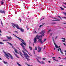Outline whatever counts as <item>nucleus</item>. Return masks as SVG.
<instances>
[{"label":"nucleus","instance_id":"nucleus-12","mask_svg":"<svg viewBox=\"0 0 66 66\" xmlns=\"http://www.w3.org/2000/svg\"><path fill=\"white\" fill-rule=\"evenodd\" d=\"M0 12L1 13H3V14H5V12L4 11L0 10Z\"/></svg>","mask_w":66,"mask_h":66},{"label":"nucleus","instance_id":"nucleus-59","mask_svg":"<svg viewBox=\"0 0 66 66\" xmlns=\"http://www.w3.org/2000/svg\"><path fill=\"white\" fill-rule=\"evenodd\" d=\"M45 47L43 48L44 50H45Z\"/></svg>","mask_w":66,"mask_h":66},{"label":"nucleus","instance_id":"nucleus-5","mask_svg":"<svg viewBox=\"0 0 66 66\" xmlns=\"http://www.w3.org/2000/svg\"><path fill=\"white\" fill-rule=\"evenodd\" d=\"M40 33L41 34V35H40V37H42L43 36H44V35H45L44 34V33H45V31H41Z\"/></svg>","mask_w":66,"mask_h":66},{"label":"nucleus","instance_id":"nucleus-2","mask_svg":"<svg viewBox=\"0 0 66 66\" xmlns=\"http://www.w3.org/2000/svg\"><path fill=\"white\" fill-rule=\"evenodd\" d=\"M21 42L22 43L20 45L21 46H22V47L24 50V51H25L27 52H28V54H29V53L28 52V50H27L25 49V48H24V46L23 45H23H24L25 46H27V45H26V43L24 42V40H22L21 41Z\"/></svg>","mask_w":66,"mask_h":66},{"label":"nucleus","instance_id":"nucleus-36","mask_svg":"<svg viewBox=\"0 0 66 66\" xmlns=\"http://www.w3.org/2000/svg\"><path fill=\"white\" fill-rule=\"evenodd\" d=\"M62 39H64V40H65V38H62Z\"/></svg>","mask_w":66,"mask_h":66},{"label":"nucleus","instance_id":"nucleus-56","mask_svg":"<svg viewBox=\"0 0 66 66\" xmlns=\"http://www.w3.org/2000/svg\"><path fill=\"white\" fill-rule=\"evenodd\" d=\"M56 19L57 20H59L60 19H57V18H56Z\"/></svg>","mask_w":66,"mask_h":66},{"label":"nucleus","instance_id":"nucleus-55","mask_svg":"<svg viewBox=\"0 0 66 66\" xmlns=\"http://www.w3.org/2000/svg\"><path fill=\"white\" fill-rule=\"evenodd\" d=\"M50 31H51V30H48V32H50Z\"/></svg>","mask_w":66,"mask_h":66},{"label":"nucleus","instance_id":"nucleus-28","mask_svg":"<svg viewBox=\"0 0 66 66\" xmlns=\"http://www.w3.org/2000/svg\"><path fill=\"white\" fill-rule=\"evenodd\" d=\"M46 39H44V40L43 41V42H45L46 41Z\"/></svg>","mask_w":66,"mask_h":66},{"label":"nucleus","instance_id":"nucleus-6","mask_svg":"<svg viewBox=\"0 0 66 66\" xmlns=\"http://www.w3.org/2000/svg\"><path fill=\"white\" fill-rule=\"evenodd\" d=\"M12 35H14V36H15L16 37V38H18V39H19V40H21V41H22V40H23V39H21V38L17 37V36H16V35H15L14 34H13Z\"/></svg>","mask_w":66,"mask_h":66},{"label":"nucleus","instance_id":"nucleus-64","mask_svg":"<svg viewBox=\"0 0 66 66\" xmlns=\"http://www.w3.org/2000/svg\"><path fill=\"white\" fill-rule=\"evenodd\" d=\"M64 18L66 19V17H64Z\"/></svg>","mask_w":66,"mask_h":66},{"label":"nucleus","instance_id":"nucleus-10","mask_svg":"<svg viewBox=\"0 0 66 66\" xmlns=\"http://www.w3.org/2000/svg\"><path fill=\"white\" fill-rule=\"evenodd\" d=\"M40 36H39L38 35H37L35 38H36L37 39H39V38L40 37Z\"/></svg>","mask_w":66,"mask_h":66},{"label":"nucleus","instance_id":"nucleus-57","mask_svg":"<svg viewBox=\"0 0 66 66\" xmlns=\"http://www.w3.org/2000/svg\"><path fill=\"white\" fill-rule=\"evenodd\" d=\"M0 60H2V59H1V58L0 57Z\"/></svg>","mask_w":66,"mask_h":66},{"label":"nucleus","instance_id":"nucleus-7","mask_svg":"<svg viewBox=\"0 0 66 66\" xmlns=\"http://www.w3.org/2000/svg\"><path fill=\"white\" fill-rule=\"evenodd\" d=\"M38 49L37 51L38 52H41V50H42V48L40 47H38Z\"/></svg>","mask_w":66,"mask_h":66},{"label":"nucleus","instance_id":"nucleus-22","mask_svg":"<svg viewBox=\"0 0 66 66\" xmlns=\"http://www.w3.org/2000/svg\"><path fill=\"white\" fill-rule=\"evenodd\" d=\"M37 48L36 47V46L35 47V48L34 50H37Z\"/></svg>","mask_w":66,"mask_h":66},{"label":"nucleus","instance_id":"nucleus-3","mask_svg":"<svg viewBox=\"0 0 66 66\" xmlns=\"http://www.w3.org/2000/svg\"><path fill=\"white\" fill-rule=\"evenodd\" d=\"M22 51L23 52V53L24 54V56H25V57H26V59L27 60V61H30V59L28 58V57H29V58H30V57L28 55V54H27V53L25 52L23 50H22Z\"/></svg>","mask_w":66,"mask_h":66},{"label":"nucleus","instance_id":"nucleus-52","mask_svg":"<svg viewBox=\"0 0 66 66\" xmlns=\"http://www.w3.org/2000/svg\"><path fill=\"white\" fill-rule=\"evenodd\" d=\"M27 65H28V66H30V65H29V64H27Z\"/></svg>","mask_w":66,"mask_h":66},{"label":"nucleus","instance_id":"nucleus-21","mask_svg":"<svg viewBox=\"0 0 66 66\" xmlns=\"http://www.w3.org/2000/svg\"><path fill=\"white\" fill-rule=\"evenodd\" d=\"M17 64H18L19 66H22L21 65H20V64H19V63H18V62H17Z\"/></svg>","mask_w":66,"mask_h":66},{"label":"nucleus","instance_id":"nucleus-19","mask_svg":"<svg viewBox=\"0 0 66 66\" xmlns=\"http://www.w3.org/2000/svg\"><path fill=\"white\" fill-rule=\"evenodd\" d=\"M14 51L16 53H18V52H17V50H15Z\"/></svg>","mask_w":66,"mask_h":66},{"label":"nucleus","instance_id":"nucleus-63","mask_svg":"<svg viewBox=\"0 0 66 66\" xmlns=\"http://www.w3.org/2000/svg\"><path fill=\"white\" fill-rule=\"evenodd\" d=\"M59 59H61V57H59Z\"/></svg>","mask_w":66,"mask_h":66},{"label":"nucleus","instance_id":"nucleus-29","mask_svg":"<svg viewBox=\"0 0 66 66\" xmlns=\"http://www.w3.org/2000/svg\"><path fill=\"white\" fill-rule=\"evenodd\" d=\"M58 17L59 18H60L61 19H62V18H61V17H60V16H58Z\"/></svg>","mask_w":66,"mask_h":66},{"label":"nucleus","instance_id":"nucleus-9","mask_svg":"<svg viewBox=\"0 0 66 66\" xmlns=\"http://www.w3.org/2000/svg\"><path fill=\"white\" fill-rule=\"evenodd\" d=\"M38 41L40 43L42 44H43V40H42V39H38Z\"/></svg>","mask_w":66,"mask_h":66},{"label":"nucleus","instance_id":"nucleus-58","mask_svg":"<svg viewBox=\"0 0 66 66\" xmlns=\"http://www.w3.org/2000/svg\"><path fill=\"white\" fill-rule=\"evenodd\" d=\"M40 26H41V27H43V25H40Z\"/></svg>","mask_w":66,"mask_h":66},{"label":"nucleus","instance_id":"nucleus-8","mask_svg":"<svg viewBox=\"0 0 66 66\" xmlns=\"http://www.w3.org/2000/svg\"><path fill=\"white\" fill-rule=\"evenodd\" d=\"M37 40V39L36 38H35L34 39V42L35 44H36V42Z\"/></svg>","mask_w":66,"mask_h":66},{"label":"nucleus","instance_id":"nucleus-31","mask_svg":"<svg viewBox=\"0 0 66 66\" xmlns=\"http://www.w3.org/2000/svg\"><path fill=\"white\" fill-rule=\"evenodd\" d=\"M53 43H54V45H56V44H55V42H54V41H53Z\"/></svg>","mask_w":66,"mask_h":66},{"label":"nucleus","instance_id":"nucleus-30","mask_svg":"<svg viewBox=\"0 0 66 66\" xmlns=\"http://www.w3.org/2000/svg\"><path fill=\"white\" fill-rule=\"evenodd\" d=\"M26 28L27 29V30H29V28L28 27V26H27Z\"/></svg>","mask_w":66,"mask_h":66},{"label":"nucleus","instance_id":"nucleus-42","mask_svg":"<svg viewBox=\"0 0 66 66\" xmlns=\"http://www.w3.org/2000/svg\"><path fill=\"white\" fill-rule=\"evenodd\" d=\"M2 31H1V29H0V33H2Z\"/></svg>","mask_w":66,"mask_h":66},{"label":"nucleus","instance_id":"nucleus-51","mask_svg":"<svg viewBox=\"0 0 66 66\" xmlns=\"http://www.w3.org/2000/svg\"><path fill=\"white\" fill-rule=\"evenodd\" d=\"M63 44H64V46H66V44H65V43H64Z\"/></svg>","mask_w":66,"mask_h":66},{"label":"nucleus","instance_id":"nucleus-40","mask_svg":"<svg viewBox=\"0 0 66 66\" xmlns=\"http://www.w3.org/2000/svg\"><path fill=\"white\" fill-rule=\"evenodd\" d=\"M54 37H52V39H53V41H54Z\"/></svg>","mask_w":66,"mask_h":66},{"label":"nucleus","instance_id":"nucleus-41","mask_svg":"<svg viewBox=\"0 0 66 66\" xmlns=\"http://www.w3.org/2000/svg\"><path fill=\"white\" fill-rule=\"evenodd\" d=\"M19 20H20V22H21V19H20V18L19 19Z\"/></svg>","mask_w":66,"mask_h":66},{"label":"nucleus","instance_id":"nucleus-39","mask_svg":"<svg viewBox=\"0 0 66 66\" xmlns=\"http://www.w3.org/2000/svg\"><path fill=\"white\" fill-rule=\"evenodd\" d=\"M62 42H65V40H62Z\"/></svg>","mask_w":66,"mask_h":66},{"label":"nucleus","instance_id":"nucleus-46","mask_svg":"<svg viewBox=\"0 0 66 66\" xmlns=\"http://www.w3.org/2000/svg\"><path fill=\"white\" fill-rule=\"evenodd\" d=\"M16 55H15V56H16V57H18V56H17V54H16Z\"/></svg>","mask_w":66,"mask_h":66},{"label":"nucleus","instance_id":"nucleus-15","mask_svg":"<svg viewBox=\"0 0 66 66\" xmlns=\"http://www.w3.org/2000/svg\"><path fill=\"white\" fill-rule=\"evenodd\" d=\"M7 43H8V44L9 45H10V46H13V44H11V43H10L8 42H7Z\"/></svg>","mask_w":66,"mask_h":66},{"label":"nucleus","instance_id":"nucleus-44","mask_svg":"<svg viewBox=\"0 0 66 66\" xmlns=\"http://www.w3.org/2000/svg\"><path fill=\"white\" fill-rule=\"evenodd\" d=\"M43 60H46V59L44 58H43Z\"/></svg>","mask_w":66,"mask_h":66},{"label":"nucleus","instance_id":"nucleus-50","mask_svg":"<svg viewBox=\"0 0 66 66\" xmlns=\"http://www.w3.org/2000/svg\"><path fill=\"white\" fill-rule=\"evenodd\" d=\"M44 62H43V61H42V64H44Z\"/></svg>","mask_w":66,"mask_h":66},{"label":"nucleus","instance_id":"nucleus-38","mask_svg":"<svg viewBox=\"0 0 66 66\" xmlns=\"http://www.w3.org/2000/svg\"><path fill=\"white\" fill-rule=\"evenodd\" d=\"M1 23V24H2V27H4V26H3V23Z\"/></svg>","mask_w":66,"mask_h":66},{"label":"nucleus","instance_id":"nucleus-25","mask_svg":"<svg viewBox=\"0 0 66 66\" xmlns=\"http://www.w3.org/2000/svg\"><path fill=\"white\" fill-rule=\"evenodd\" d=\"M37 60L38 61V62H39V63H41V62H40L38 60V59H37Z\"/></svg>","mask_w":66,"mask_h":66},{"label":"nucleus","instance_id":"nucleus-43","mask_svg":"<svg viewBox=\"0 0 66 66\" xmlns=\"http://www.w3.org/2000/svg\"><path fill=\"white\" fill-rule=\"evenodd\" d=\"M63 6L64 7V8H65V9H66V6Z\"/></svg>","mask_w":66,"mask_h":66},{"label":"nucleus","instance_id":"nucleus-23","mask_svg":"<svg viewBox=\"0 0 66 66\" xmlns=\"http://www.w3.org/2000/svg\"><path fill=\"white\" fill-rule=\"evenodd\" d=\"M0 44L1 45H3V44H4V43L1 42H0Z\"/></svg>","mask_w":66,"mask_h":66},{"label":"nucleus","instance_id":"nucleus-54","mask_svg":"<svg viewBox=\"0 0 66 66\" xmlns=\"http://www.w3.org/2000/svg\"><path fill=\"white\" fill-rule=\"evenodd\" d=\"M52 35V33H51L50 36H51V35Z\"/></svg>","mask_w":66,"mask_h":66},{"label":"nucleus","instance_id":"nucleus-53","mask_svg":"<svg viewBox=\"0 0 66 66\" xmlns=\"http://www.w3.org/2000/svg\"><path fill=\"white\" fill-rule=\"evenodd\" d=\"M33 46H34V42L33 43Z\"/></svg>","mask_w":66,"mask_h":66},{"label":"nucleus","instance_id":"nucleus-18","mask_svg":"<svg viewBox=\"0 0 66 66\" xmlns=\"http://www.w3.org/2000/svg\"><path fill=\"white\" fill-rule=\"evenodd\" d=\"M53 59L55 61H58V60H55V57H53Z\"/></svg>","mask_w":66,"mask_h":66},{"label":"nucleus","instance_id":"nucleus-45","mask_svg":"<svg viewBox=\"0 0 66 66\" xmlns=\"http://www.w3.org/2000/svg\"><path fill=\"white\" fill-rule=\"evenodd\" d=\"M16 55H15V56H16V57H18V56H17V54H16Z\"/></svg>","mask_w":66,"mask_h":66},{"label":"nucleus","instance_id":"nucleus-47","mask_svg":"<svg viewBox=\"0 0 66 66\" xmlns=\"http://www.w3.org/2000/svg\"><path fill=\"white\" fill-rule=\"evenodd\" d=\"M53 19H56V18H53Z\"/></svg>","mask_w":66,"mask_h":66},{"label":"nucleus","instance_id":"nucleus-49","mask_svg":"<svg viewBox=\"0 0 66 66\" xmlns=\"http://www.w3.org/2000/svg\"><path fill=\"white\" fill-rule=\"evenodd\" d=\"M64 15H65V16H66V13H64Z\"/></svg>","mask_w":66,"mask_h":66},{"label":"nucleus","instance_id":"nucleus-26","mask_svg":"<svg viewBox=\"0 0 66 66\" xmlns=\"http://www.w3.org/2000/svg\"><path fill=\"white\" fill-rule=\"evenodd\" d=\"M60 9L62 10H64V8H63L62 7H60Z\"/></svg>","mask_w":66,"mask_h":66},{"label":"nucleus","instance_id":"nucleus-37","mask_svg":"<svg viewBox=\"0 0 66 66\" xmlns=\"http://www.w3.org/2000/svg\"><path fill=\"white\" fill-rule=\"evenodd\" d=\"M13 53H14V55H16V53H15V52H13Z\"/></svg>","mask_w":66,"mask_h":66},{"label":"nucleus","instance_id":"nucleus-16","mask_svg":"<svg viewBox=\"0 0 66 66\" xmlns=\"http://www.w3.org/2000/svg\"><path fill=\"white\" fill-rule=\"evenodd\" d=\"M29 49H30V51H32V47H31V46H29Z\"/></svg>","mask_w":66,"mask_h":66},{"label":"nucleus","instance_id":"nucleus-27","mask_svg":"<svg viewBox=\"0 0 66 66\" xmlns=\"http://www.w3.org/2000/svg\"><path fill=\"white\" fill-rule=\"evenodd\" d=\"M52 21H60V20H52Z\"/></svg>","mask_w":66,"mask_h":66},{"label":"nucleus","instance_id":"nucleus-61","mask_svg":"<svg viewBox=\"0 0 66 66\" xmlns=\"http://www.w3.org/2000/svg\"><path fill=\"white\" fill-rule=\"evenodd\" d=\"M49 63H51V62L50 61H48Z\"/></svg>","mask_w":66,"mask_h":66},{"label":"nucleus","instance_id":"nucleus-24","mask_svg":"<svg viewBox=\"0 0 66 66\" xmlns=\"http://www.w3.org/2000/svg\"><path fill=\"white\" fill-rule=\"evenodd\" d=\"M55 46L56 48H59V47H58L56 45H55Z\"/></svg>","mask_w":66,"mask_h":66},{"label":"nucleus","instance_id":"nucleus-35","mask_svg":"<svg viewBox=\"0 0 66 66\" xmlns=\"http://www.w3.org/2000/svg\"><path fill=\"white\" fill-rule=\"evenodd\" d=\"M34 33L35 34H36V33H37V32H36V31H34Z\"/></svg>","mask_w":66,"mask_h":66},{"label":"nucleus","instance_id":"nucleus-33","mask_svg":"<svg viewBox=\"0 0 66 66\" xmlns=\"http://www.w3.org/2000/svg\"><path fill=\"white\" fill-rule=\"evenodd\" d=\"M20 55L21 56H22V54L21 53H20Z\"/></svg>","mask_w":66,"mask_h":66},{"label":"nucleus","instance_id":"nucleus-17","mask_svg":"<svg viewBox=\"0 0 66 66\" xmlns=\"http://www.w3.org/2000/svg\"><path fill=\"white\" fill-rule=\"evenodd\" d=\"M3 62L4 64H7V62H6L5 61H4Z\"/></svg>","mask_w":66,"mask_h":66},{"label":"nucleus","instance_id":"nucleus-1","mask_svg":"<svg viewBox=\"0 0 66 66\" xmlns=\"http://www.w3.org/2000/svg\"><path fill=\"white\" fill-rule=\"evenodd\" d=\"M4 52L5 54V55H4L5 57L8 59L9 60H10V59L8 57H10L11 59L12 60H14V58H13V56H12L11 54L9 53H6L5 52Z\"/></svg>","mask_w":66,"mask_h":66},{"label":"nucleus","instance_id":"nucleus-48","mask_svg":"<svg viewBox=\"0 0 66 66\" xmlns=\"http://www.w3.org/2000/svg\"><path fill=\"white\" fill-rule=\"evenodd\" d=\"M57 36H56V38H55V39H56V38H57Z\"/></svg>","mask_w":66,"mask_h":66},{"label":"nucleus","instance_id":"nucleus-32","mask_svg":"<svg viewBox=\"0 0 66 66\" xmlns=\"http://www.w3.org/2000/svg\"><path fill=\"white\" fill-rule=\"evenodd\" d=\"M12 48L13 49H14V50H16L15 48H14V47H13V46H12Z\"/></svg>","mask_w":66,"mask_h":66},{"label":"nucleus","instance_id":"nucleus-20","mask_svg":"<svg viewBox=\"0 0 66 66\" xmlns=\"http://www.w3.org/2000/svg\"><path fill=\"white\" fill-rule=\"evenodd\" d=\"M1 5H3V4H4V2H3L2 1L1 2Z\"/></svg>","mask_w":66,"mask_h":66},{"label":"nucleus","instance_id":"nucleus-60","mask_svg":"<svg viewBox=\"0 0 66 66\" xmlns=\"http://www.w3.org/2000/svg\"><path fill=\"white\" fill-rule=\"evenodd\" d=\"M64 60H66V57H65V58L64 59Z\"/></svg>","mask_w":66,"mask_h":66},{"label":"nucleus","instance_id":"nucleus-4","mask_svg":"<svg viewBox=\"0 0 66 66\" xmlns=\"http://www.w3.org/2000/svg\"><path fill=\"white\" fill-rule=\"evenodd\" d=\"M12 26L13 27V28H15V27L16 28L18 29H20V28H19V26L18 25L15 24H12Z\"/></svg>","mask_w":66,"mask_h":66},{"label":"nucleus","instance_id":"nucleus-11","mask_svg":"<svg viewBox=\"0 0 66 66\" xmlns=\"http://www.w3.org/2000/svg\"><path fill=\"white\" fill-rule=\"evenodd\" d=\"M59 50H60V52L61 53H62V54H63V53H63L62 52V49H61V48H59L57 50L58 51H59Z\"/></svg>","mask_w":66,"mask_h":66},{"label":"nucleus","instance_id":"nucleus-13","mask_svg":"<svg viewBox=\"0 0 66 66\" xmlns=\"http://www.w3.org/2000/svg\"><path fill=\"white\" fill-rule=\"evenodd\" d=\"M20 30L21 31V32H23L24 31V29H23L22 28H20Z\"/></svg>","mask_w":66,"mask_h":66},{"label":"nucleus","instance_id":"nucleus-62","mask_svg":"<svg viewBox=\"0 0 66 66\" xmlns=\"http://www.w3.org/2000/svg\"><path fill=\"white\" fill-rule=\"evenodd\" d=\"M0 36H2V35H1V34L0 33Z\"/></svg>","mask_w":66,"mask_h":66},{"label":"nucleus","instance_id":"nucleus-14","mask_svg":"<svg viewBox=\"0 0 66 66\" xmlns=\"http://www.w3.org/2000/svg\"><path fill=\"white\" fill-rule=\"evenodd\" d=\"M6 37L8 39H13V38L11 37H10L7 36Z\"/></svg>","mask_w":66,"mask_h":66},{"label":"nucleus","instance_id":"nucleus-34","mask_svg":"<svg viewBox=\"0 0 66 66\" xmlns=\"http://www.w3.org/2000/svg\"><path fill=\"white\" fill-rule=\"evenodd\" d=\"M14 32L15 33H18V32H17V31H15Z\"/></svg>","mask_w":66,"mask_h":66}]
</instances>
